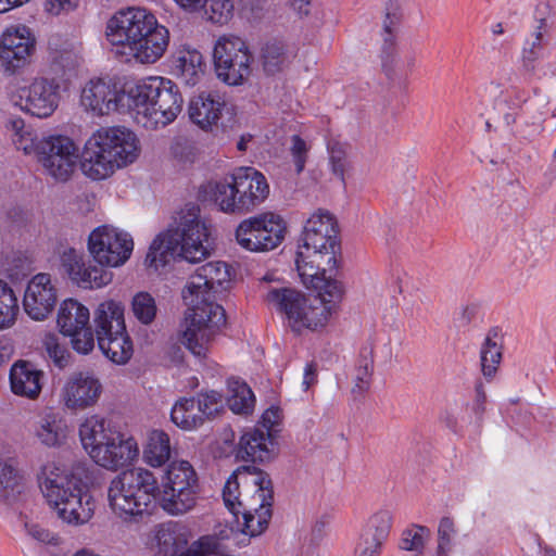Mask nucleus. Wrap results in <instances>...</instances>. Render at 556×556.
Returning a JSON list of instances; mask_svg holds the SVG:
<instances>
[{
	"instance_id": "obj_4",
	"label": "nucleus",
	"mask_w": 556,
	"mask_h": 556,
	"mask_svg": "<svg viewBox=\"0 0 556 556\" xmlns=\"http://www.w3.org/2000/svg\"><path fill=\"white\" fill-rule=\"evenodd\" d=\"M214 227L195 211H179L151 242L146 265L159 270L172 260L200 263L212 253Z\"/></svg>"
},
{
	"instance_id": "obj_47",
	"label": "nucleus",
	"mask_w": 556,
	"mask_h": 556,
	"mask_svg": "<svg viewBox=\"0 0 556 556\" xmlns=\"http://www.w3.org/2000/svg\"><path fill=\"white\" fill-rule=\"evenodd\" d=\"M42 345L53 364L60 369L65 368L70 362V353L67 349L59 342V337L51 332H45L42 337Z\"/></svg>"
},
{
	"instance_id": "obj_33",
	"label": "nucleus",
	"mask_w": 556,
	"mask_h": 556,
	"mask_svg": "<svg viewBox=\"0 0 556 556\" xmlns=\"http://www.w3.org/2000/svg\"><path fill=\"white\" fill-rule=\"evenodd\" d=\"M205 63L202 53L190 47H182L175 59L177 76L188 86H195L203 77Z\"/></svg>"
},
{
	"instance_id": "obj_44",
	"label": "nucleus",
	"mask_w": 556,
	"mask_h": 556,
	"mask_svg": "<svg viewBox=\"0 0 556 556\" xmlns=\"http://www.w3.org/2000/svg\"><path fill=\"white\" fill-rule=\"evenodd\" d=\"M329 166L331 173L345 184V173L350 169V161L348 159V147L336 140L328 142Z\"/></svg>"
},
{
	"instance_id": "obj_32",
	"label": "nucleus",
	"mask_w": 556,
	"mask_h": 556,
	"mask_svg": "<svg viewBox=\"0 0 556 556\" xmlns=\"http://www.w3.org/2000/svg\"><path fill=\"white\" fill-rule=\"evenodd\" d=\"M115 431L109 420L97 414L86 416L78 427L81 446L88 455Z\"/></svg>"
},
{
	"instance_id": "obj_2",
	"label": "nucleus",
	"mask_w": 556,
	"mask_h": 556,
	"mask_svg": "<svg viewBox=\"0 0 556 556\" xmlns=\"http://www.w3.org/2000/svg\"><path fill=\"white\" fill-rule=\"evenodd\" d=\"M230 268L224 262H210L191 275L182 290L187 306L182 344L197 357H205L211 343L226 324V314L215 294L230 283Z\"/></svg>"
},
{
	"instance_id": "obj_50",
	"label": "nucleus",
	"mask_w": 556,
	"mask_h": 556,
	"mask_svg": "<svg viewBox=\"0 0 556 556\" xmlns=\"http://www.w3.org/2000/svg\"><path fill=\"white\" fill-rule=\"evenodd\" d=\"M199 410L203 414V420L205 418L216 415L220 412L224 406V396L218 391H207L201 393L198 399H195Z\"/></svg>"
},
{
	"instance_id": "obj_39",
	"label": "nucleus",
	"mask_w": 556,
	"mask_h": 556,
	"mask_svg": "<svg viewBox=\"0 0 556 556\" xmlns=\"http://www.w3.org/2000/svg\"><path fill=\"white\" fill-rule=\"evenodd\" d=\"M292 60V54L282 42L270 41L264 45L261 51V63L268 75L283 71Z\"/></svg>"
},
{
	"instance_id": "obj_35",
	"label": "nucleus",
	"mask_w": 556,
	"mask_h": 556,
	"mask_svg": "<svg viewBox=\"0 0 556 556\" xmlns=\"http://www.w3.org/2000/svg\"><path fill=\"white\" fill-rule=\"evenodd\" d=\"M97 340L101 352L114 364L124 365L132 356L134 345L126 329Z\"/></svg>"
},
{
	"instance_id": "obj_45",
	"label": "nucleus",
	"mask_w": 556,
	"mask_h": 556,
	"mask_svg": "<svg viewBox=\"0 0 556 556\" xmlns=\"http://www.w3.org/2000/svg\"><path fill=\"white\" fill-rule=\"evenodd\" d=\"M131 311L139 323L150 325L157 312L154 298L148 292L137 293L131 301Z\"/></svg>"
},
{
	"instance_id": "obj_57",
	"label": "nucleus",
	"mask_w": 556,
	"mask_h": 556,
	"mask_svg": "<svg viewBox=\"0 0 556 556\" xmlns=\"http://www.w3.org/2000/svg\"><path fill=\"white\" fill-rule=\"evenodd\" d=\"M79 0H45V10L53 16L74 11Z\"/></svg>"
},
{
	"instance_id": "obj_31",
	"label": "nucleus",
	"mask_w": 556,
	"mask_h": 556,
	"mask_svg": "<svg viewBox=\"0 0 556 556\" xmlns=\"http://www.w3.org/2000/svg\"><path fill=\"white\" fill-rule=\"evenodd\" d=\"M189 539L188 528L177 523H163L155 529V541L162 556H180L186 553Z\"/></svg>"
},
{
	"instance_id": "obj_23",
	"label": "nucleus",
	"mask_w": 556,
	"mask_h": 556,
	"mask_svg": "<svg viewBox=\"0 0 556 556\" xmlns=\"http://www.w3.org/2000/svg\"><path fill=\"white\" fill-rule=\"evenodd\" d=\"M101 392L102 384L93 374L74 372L64 382L60 401L70 410H83L93 406Z\"/></svg>"
},
{
	"instance_id": "obj_42",
	"label": "nucleus",
	"mask_w": 556,
	"mask_h": 556,
	"mask_svg": "<svg viewBox=\"0 0 556 556\" xmlns=\"http://www.w3.org/2000/svg\"><path fill=\"white\" fill-rule=\"evenodd\" d=\"M393 525V515L388 509H379L367 519L361 533L386 543Z\"/></svg>"
},
{
	"instance_id": "obj_34",
	"label": "nucleus",
	"mask_w": 556,
	"mask_h": 556,
	"mask_svg": "<svg viewBox=\"0 0 556 556\" xmlns=\"http://www.w3.org/2000/svg\"><path fill=\"white\" fill-rule=\"evenodd\" d=\"M551 30V23L546 17H541L526 39L522 51V66L528 72H534L538 60L542 56L544 46L547 42V36Z\"/></svg>"
},
{
	"instance_id": "obj_58",
	"label": "nucleus",
	"mask_w": 556,
	"mask_h": 556,
	"mask_svg": "<svg viewBox=\"0 0 556 556\" xmlns=\"http://www.w3.org/2000/svg\"><path fill=\"white\" fill-rule=\"evenodd\" d=\"M14 478V468L0 460V488H9Z\"/></svg>"
},
{
	"instance_id": "obj_8",
	"label": "nucleus",
	"mask_w": 556,
	"mask_h": 556,
	"mask_svg": "<svg viewBox=\"0 0 556 556\" xmlns=\"http://www.w3.org/2000/svg\"><path fill=\"white\" fill-rule=\"evenodd\" d=\"M265 302L280 315L285 326L299 336L321 332L332 316L330 301L292 287L269 288Z\"/></svg>"
},
{
	"instance_id": "obj_11",
	"label": "nucleus",
	"mask_w": 556,
	"mask_h": 556,
	"mask_svg": "<svg viewBox=\"0 0 556 556\" xmlns=\"http://www.w3.org/2000/svg\"><path fill=\"white\" fill-rule=\"evenodd\" d=\"M157 491V480L150 470L141 467L126 470L110 482L109 507L115 516L129 521L150 514Z\"/></svg>"
},
{
	"instance_id": "obj_55",
	"label": "nucleus",
	"mask_w": 556,
	"mask_h": 556,
	"mask_svg": "<svg viewBox=\"0 0 556 556\" xmlns=\"http://www.w3.org/2000/svg\"><path fill=\"white\" fill-rule=\"evenodd\" d=\"M384 543L371 536L359 534L354 549V556H380Z\"/></svg>"
},
{
	"instance_id": "obj_10",
	"label": "nucleus",
	"mask_w": 556,
	"mask_h": 556,
	"mask_svg": "<svg viewBox=\"0 0 556 556\" xmlns=\"http://www.w3.org/2000/svg\"><path fill=\"white\" fill-rule=\"evenodd\" d=\"M130 112L138 125L147 129L173 123L182 109L177 85L168 78L150 76L130 88Z\"/></svg>"
},
{
	"instance_id": "obj_48",
	"label": "nucleus",
	"mask_w": 556,
	"mask_h": 556,
	"mask_svg": "<svg viewBox=\"0 0 556 556\" xmlns=\"http://www.w3.org/2000/svg\"><path fill=\"white\" fill-rule=\"evenodd\" d=\"M371 372L372 359L368 356L361 357L357 362L353 376V394L363 395L369 389Z\"/></svg>"
},
{
	"instance_id": "obj_64",
	"label": "nucleus",
	"mask_w": 556,
	"mask_h": 556,
	"mask_svg": "<svg viewBox=\"0 0 556 556\" xmlns=\"http://www.w3.org/2000/svg\"><path fill=\"white\" fill-rule=\"evenodd\" d=\"M394 25V22L390 18V15L388 14L384 22H383V29L386 33L384 42L386 45L392 46L393 38H392V26Z\"/></svg>"
},
{
	"instance_id": "obj_28",
	"label": "nucleus",
	"mask_w": 556,
	"mask_h": 556,
	"mask_svg": "<svg viewBox=\"0 0 556 556\" xmlns=\"http://www.w3.org/2000/svg\"><path fill=\"white\" fill-rule=\"evenodd\" d=\"M225 108L224 99L217 93H201L189 104L190 119L202 129L216 126Z\"/></svg>"
},
{
	"instance_id": "obj_63",
	"label": "nucleus",
	"mask_w": 556,
	"mask_h": 556,
	"mask_svg": "<svg viewBox=\"0 0 556 556\" xmlns=\"http://www.w3.org/2000/svg\"><path fill=\"white\" fill-rule=\"evenodd\" d=\"M12 351V345L7 340L0 339V365L10 359Z\"/></svg>"
},
{
	"instance_id": "obj_16",
	"label": "nucleus",
	"mask_w": 556,
	"mask_h": 556,
	"mask_svg": "<svg viewBox=\"0 0 556 556\" xmlns=\"http://www.w3.org/2000/svg\"><path fill=\"white\" fill-rule=\"evenodd\" d=\"M132 236L118 227L101 225L88 237L87 248L93 261L111 268L123 266L134 251Z\"/></svg>"
},
{
	"instance_id": "obj_24",
	"label": "nucleus",
	"mask_w": 556,
	"mask_h": 556,
	"mask_svg": "<svg viewBox=\"0 0 556 556\" xmlns=\"http://www.w3.org/2000/svg\"><path fill=\"white\" fill-rule=\"evenodd\" d=\"M67 418L60 412L46 410L34 424V438L47 448H61L67 443L71 434Z\"/></svg>"
},
{
	"instance_id": "obj_62",
	"label": "nucleus",
	"mask_w": 556,
	"mask_h": 556,
	"mask_svg": "<svg viewBox=\"0 0 556 556\" xmlns=\"http://www.w3.org/2000/svg\"><path fill=\"white\" fill-rule=\"evenodd\" d=\"M29 0H0V13H7L15 8H20Z\"/></svg>"
},
{
	"instance_id": "obj_25",
	"label": "nucleus",
	"mask_w": 556,
	"mask_h": 556,
	"mask_svg": "<svg viewBox=\"0 0 556 556\" xmlns=\"http://www.w3.org/2000/svg\"><path fill=\"white\" fill-rule=\"evenodd\" d=\"M275 455V442L270 433L260 429L245 431L239 441L237 456L242 460L268 462Z\"/></svg>"
},
{
	"instance_id": "obj_3",
	"label": "nucleus",
	"mask_w": 556,
	"mask_h": 556,
	"mask_svg": "<svg viewBox=\"0 0 556 556\" xmlns=\"http://www.w3.org/2000/svg\"><path fill=\"white\" fill-rule=\"evenodd\" d=\"M105 36L111 51L121 62L153 64L165 53L169 31L142 7H128L108 21Z\"/></svg>"
},
{
	"instance_id": "obj_59",
	"label": "nucleus",
	"mask_w": 556,
	"mask_h": 556,
	"mask_svg": "<svg viewBox=\"0 0 556 556\" xmlns=\"http://www.w3.org/2000/svg\"><path fill=\"white\" fill-rule=\"evenodd\" d=\"M317 380V370L314 363L306 364L303 374L302 387L304 390H308Z\"/></svg>"
},
{
	"instance_id": "obj_14",
	"label": "nucleus",
	"mask_w": 556,
	"mask_h": 556,
	"mask_svg": "<svg viewBox=\"0 0 556 556\" xmlns=\"http://www.w3.org/2000/svg\"><path fill=\"white\" fill-rule=\"evenodd\" d=\"M287 222L274 211L242 220L235 232L237 243L250 252H268L281 244Z\"/></svg>"
},
{
	"instance_id": "obj_54",
	"label": "nucleus",
	"mask_w": 556,
	"mask_h": 556,
	"mask_svg": "<svg viewBox=\"0 0 556 556\" xmlns=\"http://www.w3.org/2000/svg\"><path fill=\"white\" fill-rule=\"evenodd\" d=\"M219 543L215 536L205 535L188 546L186 553L180 556H207L218 549Z\"/></svg>"
},
{
	"instance_id": "obj_26",
	"label": "nucleus",
	"mask_w": 556,
	"mask_h": 556,
	"mask_svg": "<svg viewBox=\"0 0 556 556\" xmlns=\"http://www.w3.org/2000/svg\"><path fill=\"white\" fill-rule=\"evenodd\" d=\"M42 371L26 361L14 363L10 369V386L15 395L34 400L42 388Z\"/></svg>"
},
{
	"instance_id": "obj_43",
	"label": "nucleus",
	"mask_w": 556,
	"mask_h": 556,
	"mask_svg": "<svg viewBox=\"0 0 556 556\" xmlns=\"http://www.w3.org/2000/svg\"><path fill=\"white\" fill-rule=\"evenodd\" d=\"M429 531L426 527L412 525L404 529L399 541V548L404 553L422 555Z\"/></svg>"
},
{
	"instance_id": "obj_60",
	"label": "nucleus",
	"mask_w": 556,
	"mask_h": 556,
	"mask_svg": "<svg viewBox=\"0 0 556 556\" xmlns=\"http://www.w3.org/2000/svg\"><path fill=\"white\" fill-rule=\"evenodd\" d=\"M180 8L189 12H198L202 9L205 0H174Z\"/></svg>"
},
{
	"instance_id": "obj_38",
	"label": "nucleus",
	"mask_w": 556,
	"mask_h": 556,
	"mask_svg": "<svg viewBox=\"0 0 556 556\" xmlns=\"http://www.w3.org/2000/svg\"><path fill=\"white\" fill-rule=\"evenodd\" d=\"M18 298L13 287L0 278V332L12 329L18 320Z\"/></svg>"
},
{
	"instance_id": "obj_20",
	"label": "nucleus",
	"mask_w": 556,
	"mask_h": 556,
	"mask_svg": "<svg viewBox=\"0 0 556 556\" xmlns=\"http://www.w3.org/2000/svg\"><path fill=\"white\" fill-rule=\"evenodd\" d=\"M36 39L25 25H13L4 29L0 38V60L4 70L16 73L30 62Z\"/></svg>"
},
{
	"instance_id": "obj_15",
	"label": "nucleus",
	"mask_w": 556,
	"mask_h": 556,
	"mask_svg": "<svg viewBox=\"0 0 556 556\" xmlns=\"http://www.w3.org/2000/svg\"><path fill=\"white\" fill-rule=\"evenodd\" d=\"M132 98L130 88L110 76L92 77L83 87L80 105L84 111L93 116H108L124 110L130 111Z\"/></svg>"
},
{
	"instance_id": "obj_51",
	"label": "nucleus",
	"mask_w": 556,
	"mask_h": 556,
	"mask_svg": "<svg viewBox=\"0 0 556 556\" xmlns=\"http://www.w3.org/2000/svg\"><path fill=\"white\" fill-rule=\"evenodd\" d=\"M455 534L456 529L454 521L448 517L442 518L438 527V556L448 555Z\"/></svg>"
},
{
	"instance_id": "obj_37",
	"label": "nucleus",
	"mask_w": 556,
	"mask_h": 556,
	"mask_svg": "<svg viewBox=\"0 0 556 556\" xmlns=\"http://www.w3.org/2000/svg\"><path fill=\"white\" fill-rule=\"evenodd\" d=\"M336 268L337 264L331 268H321L319 273L312 278V281L308 280L309 277L306 279L303 275H299L301 281L305 286L319 290V294L317 296L325 299V301H330L332 304V312L334 311V302L339 300L342 294L341 283L332 279Z\"/></svg>"
},
{
	"instance_id": "obj_21",
	"label": "nucleus",
	"mask_w": 556,
	"mask_h": 556,
	"mask_svg": "<svg viewBox=\"0 0 556 556\" xmlns=\"http://www.w3.org/2000/svg\"><path fill=\"white\" fill-rule=\"evenodd\" d=\"M60 260L71 281L81 289H101L113 279V273L105 266L88 262L84 253L74 248H66Z\"/></svg>"
},
{
	"instance_id": "obj_49",
	"label": "nucleus",
	"mask_w": 556,
	"mask_h": 556,
	"mask_svg": "<svg viewBox=\"0 0 556 556\" xmlns=\"http://www.w3.org/2000/svg\"><path fill=\"white\" fill-rule=\"evenodd\" d=\"M13 129L15 130L13 142L17 150H22L25 154L35 153L37 155V147L39 140L34 138L31 131L25 129L23 119H14L11 122Z\"/></svg>"
},
{
	"instance_id": "obj_46",
	"label": "nucleus",
	"mask_w": 556,
	"mask_h": 556,
	"mask_svg": "<svg viewBox=\"0 0 556 556\" xmlns=\"http://www.w3.org/2000/svg\"><path fill=\"white\" fill-rule=\"evenodd\" d=\"M204 16L207 21L215 24H226L233 13L232 0H205L202 7Z\"/></svg>"
},
{
	"instance_id": "obj_6",
	"label": "nucleus",
	"mask_w": 556,
	"mask_h": 556,
	"mask_svg": "<svg viewBox=\"0 0 556 556\" xmlns=\"http://www.w3.org/2000/svg\"><path fill=\"white\" fill-rule=\"evenodd\" d=\"M223 500L235 518L237 530L250 538L265 531L273 503L271 481L267 473L248 468L235 471L224 485Z\"/></svg>"
},
{
	"instance_id": "obj_30",
	"label": "nucleus",
	"mask_w": 556,
	"mask_h": 556,
	"mask_svg": "<svg viewBox=\"0 0 556 556\" xmlns=\"http://www.w3.org/2000/svg\"><path fill=\"white\" fill-rule=\"evenodd\" d=\"M177 454L176 444L172 443L169 434L162 429H153L148 432L143 445V462L153 468H160Z\"/></svg>"
},
{
	"instance_id": "obj_27",
	"label": "nucleus",
	"mask_w": 556,
	"mask_h": 556,
	"mask_svg": "<svg viewBox=\"0 0 556 556\" xmlns=\"http://www.w3.org/2000/svg\"><path fill=\"white\" fill-rule=\"evenodd\" d=\"M48 58L55 71H72L80 61V45L66 35L54 33L48 39Z\"/></svg>"
},
{
	"instance_id": "obj_9",
	"label": "nucleus",
	"mask_w": 556,
	"mask_h": 556,
	"mask_svg": "<svg viewBox=\"0 0 556 556\" xmlns=\"http://www.w3.org/2000/svg\"><path fill=\"white\" fill-rule=\"evenodd\" d=\"M337 218L330 211H315L305 222L295 254L299 275L306 279L321 268H331L337 263L340 250Z\"/></svg>"
},
{
	"instance_id": "obj_29",
	"label": "nucleus",
	"mask_w": 556,
	"mask_h": 556,
	"mask_svg": "<svg viewBox=\"0 0 556 556\" xmlns=\"http://www.w3.org/2000/svg\"><path fill=\"white\" fill-rule=\"evenodd\" d=\"M124 311L121 301L109 299L101 302L93 313V334L99 338L126 329Z\"/></svg>"
},
{
	"instance_id": "obj_56",
	"label": "nucleus",
	"mask_w": 556,
	"mask_h": 556,
	"mask_svg": "<svg viewBox=\"0 0 556 556\" xmlns=\"http://www.w3.org/2000/svg\"><path fill=\"white\" fill-rule=\"evenodd\" d=\"M281 420V409L278 406H270L263 413L260 422L262 427L267 430V433L271 434V432H276L278 430Z\"/></svg>"
},
{
	"instance_id": "obj_18",
	"label": "nucleus",
	"mask_w": 556,
	"mask_h": 556,
	"mask_svg": "<svg viewBox=\"0 0 556 556\" xmlns=\"http://www.w3.org/2000/svg\"><path fill=\"white\" fill-rule=\"evenodd\" d=\"M13 101L22 111L47 118L59 106L60 84L54 78L36 77L28 86L17 90Z\"/></svg>"
},
{
	"instance_id": "obj_36",
	"label": "nucleus",
	"mask_w": 556,
	"mask_h": 556,
	"mask_svg": "<svg viewBox=\"0 0 556 556\" xmlns=\"http://www.w3.org/2000/svg\"><path fill=\"white\" fill-rule=\"evenodd\" d=\"M170 421L184 431H192L203 425V414L200 413L195 397H180L170 409Z\"/></svg>"
},
{
	"instance_id": "obj_12",
	"label": "nucleus",
	"mask_w": 556,
	"mask_h": 556,
	"mask_svg": "<svg viewBox=\"0 0 556 556\" xmlns=\"http://www.w3.org/2000/svg\"><path fill=\"white\" fill-rule=\"evenodd\" d=\"M199 478L188 460H173L168 464L161 479L162 508L173 516L191 510L199 495Z\"/></svg>"
},
{
	"instance_id": "obj_53",
	"label": "nucleus",
	"mask_w": 556,
	"mask_h": 556,
	"mask_svg": "<svg viewBox=\"0 0 556 556\" xmlns=\"http://www.w3.org/2000/svg\"><path fill=\"white\" fill-rule=\"evenodd\" d=\"M308 151L309 147L299 135L291 137L290 154L292 156L296 174H300L304 170Z\"/></svg>"
},
{
	"instance_id": "obj_22",
	"label": "nucleus",
	"mask_w": 556,
	"mask_h": 556,
	"mask_svg": "<svg viewBox=\"0 0 556 556\" xmlns=\"http://www.w3.org/2000/svg\"><path fill=\"white\" fill-rule=\"evenodd\" d=\"M139 455L137 441L116 430L88 456L92 462L110 471L130 465Z\"/></svg>"
},
{
	"instance_id": "obj_41",
	"label": "nucleus",
	"mask_w": 556,
	"mask_h": 556,
	"mask_svg": "<svg viewBox=\"0 0 556 556\" xmlns=\"http://www.w3.org/2000/svg\"><path fill=\"white\" fill-rule=\"evenodd\" d=\"M228 390L229 396L227 403L235 414L248 415L252 413L255 405V397L252 390L244 381L229 379Z\"/></svg>"
},
{
	"instance_id": "obj_5",
	"label": "nucleus",
	"mask_w": 556,
	"mask_h": 556,
	"mask_svg": "<svg viewBox=\"0 0 556 556\" xmlns=\"http://www.w3.org/2000/svg\"><path fill=\"white\" fill-rule=\"evenodd\" d=\"M85 469H68L59 460L45 463L38 475V484L49 508L64 523L79 527L88 523L96 511L97 502L88 483Z\"/></svg>"
},
{
	"instance_id": "obj_7",
	"label": "nucleus",
	"mask_w": 556,
	"mask_h": 556,
	"mask_svg": "<svg viewBox=\"0 0 556 556\" xmlns=\"http://www.w3.org/2000/svg\"><path fill=\"white\" fill-rule=\"evenodd\" d=\"M269 194L265 176L253 167L235 168L218 181L199 187L197 204L191 208H250L262 204Z\"/></svg>"
},
{
	"instance_id": "obj_52",
	"label": "nucleus",
	"mask_w": 556,
	"mask_h": 556,
	"mask_svg": "<svg viewBox=\"0 0 556 556\" xmlns=\"http://www.w3.org/2000/svg\"><path fill=\"white\" fill-rule=\"evenodd\" d=\"M24 531L30 540L36 541L40 544L52 546H56L60 544V538L56 534L49 531L47 528L37 522L29 520L25 521Z\"/></svg>"
},
{
	"instance_id": "obj_1",
	"label": "nucleus",
	"mask_w": 556,
	"mask_h": 556,
	"mask_svg": "<svg viewBox=\"0 0 556 556\" xmlns=\"http://www.w3.org/2000/svg\"><path fill=\"white\" fill-rule=\"evenodd\" d=\"M140 155L137 135L125 126L98 128L86 140L79 155L78 147L67 136L50 135L40 138L37 160L45 172L58 181H67L79 159L81 173L89 179L101 181Z\"/></svg>"
},
{
	"instance_id": "obj_40",
	"label": "nucleus",
	"mask_w": 556,
	"mask_h": 556,
	"mask_svg": "<svg viewBox=\"0 0 556 556\" xmlns=\"http://www.w3.org/2000/svg\"><path fill=\"white\" fill-rule=\"evenodd\" d=\"M481 369L486 379H492L502 359V338L497 331H490L480 351Z\"/></svg>"
},
{
	"instance_id": "obj_17",
	"label": "nucleus",
	"mask_w": 556,
	"mask_h": 556,
	"mask_svg": "<svg viewBox=\"0 0 556 556\" xmlns=\"http://www.w3.org/2000/svg\"><path fill=\"white\" fill-rule=\"evenodd\" d=\"M89 323V308L79 301L65 299L60 304L56 316L59 330L70 337L73 349L84 355L94 348V336Z\"/></svg>"
},
{
	"instance_id": "obj_19",
	"label": "nucleus",
	"mask_w": 556,
	"mask_h": 556,
	"mask_svg": "<svg viewBox=\"0 0 556 556\" xmlns=\"http://www.w3.org/2000/svg\"><path fill=\"white\" fill-rule=\"evenodd\" d=\"M58 300L56 280L48 273H38L27 281L22 303L31 320L43 321L54 311Z\"/></svg>"
},
{
	"instance_id": "obj_13",
	"label": "nucleus",
	"mask_w": 556,
	"mask_h": 556,
	"mask_svg": "<svg viewBox=\"0 0 556 556\" xmlns=\"http://www.w3.org/2000/svg\"><path fill=\"white\" fill-rule=\"evenodd\" d=\"M212 59L216 77L228 86H241L252 74L253 54L248 42L239 36H219Z\"/></svg>"
},
{
	"instance_id": "obj_61",
	"label": "nucleus",
	"mask_w": 556,
	"mask_h": 556,
	"mask_svg": "<svg viewBox=\"0 0 556 556\" xmlns=\"http://www.w3.org/2000/svg\"><path fill=\"white\" fill-rule=\"evenodd\" d=\"M291 8L299 15H307L309 12L311 0H288Z\"/></svg>"
}]
</instances>
